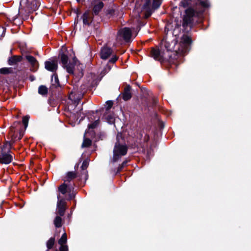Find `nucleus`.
Here are the masks:
<instances>
[{"label": "nucleus", "mask_w": 251, "mask_h": 251, "mask_svg": "<svg viewBox=\"0 0 251 251\" xmlns=\"http://www.w3.org/2000/svg\"><path fill=\"white\" fill-rule=\"evenodd\" d=\"M29 120V117L28 116H26L23 117V123L25 126V128H26L28 126V122Z\"/></svg>", "instance_id": "nucleus-32"}, {"label": "nucleus", "mask_w": 251, "mask_h": 251, "mask_svg": "<svg viewBox=\"0 0 251 251\" xmlns=\"http://www.w3.org/2000/svg\"><path fill=\"white\" fill-rule=\"evenodd\" d=\"M74 63H70L66 66V70L67 72L70 74H73L74 73Z\"/></svg>", "instance_id": "nucleus-25"}, {"label": "nucleus", "mask_w": 251, "mask_h": 251, "mask_svg": "<svg viewBox=\"0 0 251 251\" xmlns=\"http://www.w3.org/2000/svg\"><path fill=\"white\" fill-rule=\"evenodd\" d=\"M11 73V69L9 68H3L0 69V74L6 75Z\"/></svg>", "instance_id": "nucleus-30"}, {"label": "nucleus", "mask_w": 251, "mask_h": 251, "mask_svg": "<svg viewBox=\"0 0 251 251\" xmlns=\"http://www.w3.org/2000/svg\"><path fill=\"white\" fill-rule=\"evenodd\" d=\"M161 4L160 0H153L151 3L150 0H146L143 7V12L144 13L145 17L147 18L149 17L154 10L157 9Z\"/></svg>", "instance_id": "nucleus-5"}, {"label": "nucleus", "mask_w": 251, "mask_h": 251, "mask_svg": "<svg viewBox=\"0 0 251 251\" xmlns=\"http://www.w3.org/2000/svg\"><path fill=\"white\" fill-rule=\"evenodd\" d=\"M113 105V102L111 100L107 101L106 102V110H109Z\"/></svg>", "instance_id": "nucleus-35"}, {"label": "nucleus", "mask_w": 251, "mask_h": 251, "mask_svg": "<svg viewBox=\"0 0 251 251\" xmlns=\"http://www.w3.org/2000/svg\"><path fill=\"white\" fill-rule=\"evenodd\" d=\"M136 9L135 10L134 12H136V11L137 10V5L136 4Z\"/></svg>", "instance_id": "nucleus-47"}, {"label": "nucleus", "mask_w": 251, "mask_h": 251, "mask_svg": "<svg viewBox=\"0 0 251 251\" xmlns=\"http://www.w3.org/2000/svg\"><path fill=\"white\" fill-rule=\"evenodd\" d=\"M180 5L186 7L188 6L194 5L195 10L190 7L185 10V15L183 19V26H191L193 24L194 18L198 16L200 13L203 12L204 8L208 6L207 0H182Z\"/></svg>", "instance_id": "nucleus-1"}, {"label": "nucleus", "mask_w": 251, "mask_h": 251, "mask_svg": "<svg viewBox=\"0 0 251 251\" xmlns=\"http://www.w3.org/2000/svg\"><path fill=\"white\" fill-rule=\"evenodd\" d=\"M58 244L60 246V247L59 248V251H63V235H62V236L59 240Z\"/></svg>", "instance_id": "nucleus-36"}, {"label": "nucleus", "mask_w": 251, "mask_h": 251, "mask_svg": "<svg viewBox=\"0 0 251 251\" xmlns=\"http://www.w3.org/2000/svg\"><path fill=\"white\" fill-rule=\"evenodd\" d=\"M5 32V28L0 26V38L4 36Z\"/></svg>", "instance_id": "nucleus-37"}, {"label": "nucleus", "mask_w": 251, "mask_h": 251, "mask_svg": "<svg viewBox=\"0 0 251 251\" xmlns=\"http://www.w3.org/2000/svg\"><path fill=\"white\" fill-rule=\"evenodd\" d=\"M76 176L75 172H68L64 177V201H69L74 198L75 179Z\"/></svg>", "instance_id": "nucleus-2"}, {"label": "nucleus", "mask_w": 251, "mask_h": 251, "mask_svg": "<svg viewBox=\"0 0 251 251\" xmlns=\"http://www.w3.org/2000/svg\"><path fill=\"white\" fill-rule=\"evenodd\" d=\"M45 68L48 71L54 72L57 68V61L56 59H50L45 63Z\"/></svg>", "instance_id": "nucleus-11"}, {"label": "nucleus", "mask_w": 251, "mask_h": 251, "mask_svg": "<svg viewBox=\"0 0 251 251\" xmlns=\"http://www.w3.org/2000/svg\"><path fill=\"white\" fill-rule=\"evenodd\" d=\"M31 80L32 81V80H33V78H32L31 79Z\"/></svg>", "instance_id": "nucleus-50"}, {"label": "nucleus", "mask_w": 251, "mask_h": 251, "mask_svg": "<svg viewBox=\"0 0 251 251\" xmlns=\"http://www.w3.org/2000/svg\"><path fill=\"white\" fill-rule=\"evenodd\" d=\"M73 93H71L70 94V95L69 96V99L72 100H73L74 99H73Z\"/></svg>", "instance_id": "nucleus-42"}, {"label": "nucleus", "mask_w": 251, "mask_h": 251, "mask_svg": "<svg viewBox=\"0 0 251 251\" xmlns=\"http://www.w3.org/2000/svg\"><path fill=\"white\" fill-rule=\"evenodd\" d=\"M23 136V133L22 131L16 130L14 126H12L10 127V130L9 132L8 136L10 141L12 143H14L15 141L20 140Z\"/></svg>", "instance_id": "nucleus-9"}, {"label": "nucleus", "mask_w": 251, "mask_h": 251, "mask_svg": "<svg viewBox=\"0 0 251 251\" xmlns=\"http://www.w3.org/2000/svg\"><path fill=\"white\" fill-rule=\"evenodd\" d=\"M99 123H100V120H99V119H98V120H96L95 121H94L93 123L88 125V127L89 129L95 128L98 126V125H99Z\"/></svg>", "instance_id": "nucleus-27"}, {"label": "nucleus", "mask_w": 251, "mask_h": 251, "mask_svg": "<svg viewBox=\"0 0 251 251\" xmlns=\"http://www.w3.org/2000/svg\"><path fill=\"white\" fill-rule=\"evenodd\" d=\"M192 42L191 38L187 35H183L181 38V41L176 44L175 52L177 54L183 55L189 50V47Z\"/></svg>", "instance_id": "nucleus-4"}, {"label": "nucleus", "mask_w": 251, "mask_h": 251, "mask_svg": "<svg viewBox=\"0 0 251 251\" xmlns=\"http://www.w3.org/2000/svg\"><path fill=\"white\" fill-rule=\"evenodd\" d=\"M54 240H54V238H50L48 240V241L47 242V246L49 249H50L51 248H52V247L54 244Z\"/></svg>", "instance_id": "nucleus-28"}, {"label": "nucleus", "mask_w": 251, "mask_h": 251, "mask_svg": "<svg viewBox=\"0 0 251 251\" xmlns=\"http://www.w3.org/2000/svg\"><path fill=\"white\" fill-rule=\"evenodd\" d=\"M131 36V31L129 28L125 27L118 31L117 40L122 41L123 40L127 42L130 41Z\"/></svg>", "instance_id": "nucleus-7"}, {"label": "nucleus", "mask_w": 251, "mask_h": 251, "mask_svg": "<svg viewBox=\"0 0 251 251\" xmlns=\"http://www.w3.org/2000/svg\"><path fill=\"white\" fill-rule=\"evenodd\" d=\"M126 162H124L122 165H121L119 167H118V172H120L122 169H123V168L124 167V166L126 165Z\"/></svg>", "instance_id": "nucleus-41"}, {"label": "nucleus", "mask_w": 251, "mask_h": 251, "mask_svg": "<svg viewBox=\"0 0 251 251\" xmlns=\"http://www.w3.org/2000/svg\"><path fill=\"white\" fill-rule=\"evenodd\" d=\"M105 118L106 119L107 122L109 124H112L114 123L115 120V117L113 114H109L107 115V114H106L105 115Z\"/></svg>", "instance_id": "nucleus-24"}, {"label": "nucleus", "mask_w": 251, "mask_h": 251, "mask_svg": "<svg viewBox=\"0 0 251 251\" xmlns=\"http://www.w3.org/2000/svg\"><path fill=\"white\" fill-rule=\"evenodd\" d=\"M93 18V15L90 11L85 12L82 17L83 24L89 25L92 22Z\"/></svg>", "instance_id": "nucleus-16"}, {"label": "nucleus", "mask_w": 251, "mask_h": 251, "mask_svg": "<svg viewBox=\"0 0 251 251\" xmlns=\"http://www.w3.org/2000/svg\"><path fill=\"white\" fill-rule=\"evenodd\" d=\"M140 15L138 13L137 15L136 16V17L135 19V20L137 22L138 25H137V29H138V30H140Z\"/></svg>", "instance_id": "nucleus-34"}, {"label": "nucleus", "mask_w": 251, "mask_h": 251, "mask_svg": "<svg viewBox=\"0 0 251 251\" xmlns=\"http://www.w3.org/2000/svg\"><path fill=\"white\" fill-rule=\"evenodd\" d=\"M89 165V161L88 159H85L83 161L82 164L81 165V169L83 170H85L87 169Z\"/></svg>", "instance_id": "nucleus-31"}, {"label": "nucleus", "mask_w": 251, "mask_h": 251, "mask_svg": "<svg viewBox=\"0 0 251 251\" xmlns=\"http://www.w3.org/2000/svg\"><path fill=\"white\" fill-rule=\"evenodd\" d=\"M14 125H20V122L15 123Z\"/></svg>", "instance_id": "nucleus-46"}, {"label": "nucleus", "mask_w": 251, "mask_h": 251, "mask_svg": "<svg viewBox=\"0 0 251 251\" xmlns=\"http://www.w3.org/2000/svg\"><path fill=\"white\" fill-rule=\"evenodd\" d=\"M67 242V235L66 233H64V251H68V248L66 245Z\"/></svg>", "instance_id": "nucleus-33"}, {"label": "nucleus", "mask_w": 251, "mask_h": 251, "mask_svg": "<svg viewBox=\"0 0 251 251\" xmlns=\"http://www.w3.org/2000/svg\"><path fill=\"white\" fill-rule=\"evenodd\" d=\"M81 110L79 108H76L74 110L73 112H70L69 111H66L64 114L67 117L69 118V120L73 123H75L78 120L79 117H81L80 121L83 118L84 115L81 116Z\"/></svg>", "instance_id": "nucleus-8"}, {"label": "nucleus", "mask_w": 251, "mask_h": 251, "mask_svg": "<svg viewBox=\"0 0 251 251\" xmlns=\"http://www.w3.org/2000/svg\"><path fill=\"white\" fill-rule=\"evenodd\" d=\"M131 97V94L130 92V87L127 86L125 88V91L123 95V98L125 100H129Z\"/></svg>", "instance_id": "nucleus-20"}, {"label": "nucleus", "mask_w": 251, "mask_h": 251, "mask_svg": "<svg viewBox=\"0 0 251 251\" xmlns=\"http://www.w3.org/2000/svg\"><path fill=\"white\" fill-rule=\"evenodd\" d=\"M78 2H80L82 0H76Z\"/></svg>", "instance_id": "nucleus-49"}, {"label": "nucleus", "mask_w": 251, "mask_h": 251, "mask_svg": "<svg viewBox=\"0 0 251 251\" xmlns=\"http://www.w3.org/2000/svg\"><path fill=\"white\" fill-rule=\"evenodd\" d=\"M13 144V143L11 141H6L2 146L1 152L9 153Z\"/></svg>", "instance_id": "nucleus-18"}, {"label": "nucleus", "mask_w": 251, "mask_h": 251, "mask_svg": "<svg viewBox=\"0 0 251 251\" xmlns=\"http://www.w3.org/2000/svg\"><path fill=\"white\" fill-rule=\"evenodd\" d=\"M61 222V218L59 216H56L54 221V224L55 225V226L57 227H61L62 226Z\"/></svg>", "instance_id": "nucleus-26"}, {"label": "nucleus", "mask_w": 251, "mask_h": 251, "mask_svg": "<svg viewBox=\"0 0 251 251\" xmlns=\"http://www.w3.org/2000/svg\"><path fill=\"white\" fill-rule=\"evenodd\" d=\"M92 141L88 138H85L82 143V147H88L91 145Z\"/></svg>", "instance_id": "nucleus-29"}, {"label": "nucleus", "mask_w": 251, "mask_h": 251, "mask_svg": "<svg viewBox=\"0 0 251 251\" xmlns=\"http://www.w3.org/2000/svg\"><path fill=\"white\" fill-rule=\"evenodd\" d=\"M60 1H61V0H54V3L56 5H58Z\"/></svg>", "instance_id": "nucleus-43"}, {"label": "nucleus", "mask_w": 251, "mask_h": 251, "mask_svg": "<svg viewBox=\"0 0 251 251\" xmlns=\"http://www.w3.org/2000/svg\"><path fill=\"white\" fill-rule=\"evenodd\" d=\"M21 9L27 8L28 10L29 7V4L28 3V0H21L20 3Z\"/></svg>", "instance_id": "nucleus-23"}, {"label": "nucleus", "mask_w": 251, "mask_h": 251, "mask_svg": "<svg viewBox=\"0 0 251 251\" xmlns=\"http://www.w3.org/2000/svg\"><path fill=\"white\" fill-rule=\"evenodd\" d=\"M57 6H58V7H57V9L59 8V13L60 14L61 13V5H59V4H58Z\"/></svg>", "instance_id": "nucleus-45"}, {"label": "nucleus", "mask_w": 251, "mask_h": 251, "mask_svg": "<svg viewBox=\"0 0 251 251\" xmlns=\"http://www.w3.org/2000/svg\"><path fill=\"white\" fill-rule=\"evenodd\" d=\"M117 59L118 58L116 56H113L112 58L109 60V62L114 63L117 61Z\"/></svg>", "instance_id": "nucleus-39"}, {"label": "nucleus", "mask_w": 251, "mask_h": 251, "mask_svg": "<svg viewBox=\"0 0 251 251\" xmlns=\"http://www.w3.org/2000/svg\"><path fill=\"white\" fill-rule=\"evenodd\" d=\"M22 59V57L21 56L14 55L9 59L8 64L10 65H16L18 62L21 61Z\"/></svg>", "instance_id": "nucleus-19"}, {"label": "nucleus", "mask_w": 251, "mask_h": 251, "mask_svg": "<svg viewBox=\"0 0 251 251\" xmlns=\"http://www.w3.org/2000/svg\"><path fill=\"white\" fill-rule=\"evenodd\" d=\"M103 7V3L101 1H97L96 0L94 3V6L93 7V13L95 15L98 14L99 12Z\"/></svg>", "instance_id": "nucleus-17"}, {"label": "nucleus", "mask_w": 251, "mask_h": 251, "mask_svg": "<svg viewBox=\"0 0 251 251\" xmlns=\"http://www.w3.org/2000/svg\"><path fill=\"white\" fill-rule=\"evenodd\" d=\"M54 77L55 84H53V85H55V86H58L59 85V79L56 75H54L53 76L52 78V79H53V78Z\"/></svg>", "instance_id": "nucleus-38"}, {"label": "nucleus", "mask_w": 251, "mask_h": 251, "mask_svg": "<svg viewBox=\"0 0 251 251\" xmlns=\"http://www.w3.org/2000/svg\"><path fill=\"white\" fill-rule=\"evenodd\" d=\"M167 42L165 43V46L166 48V51H161L158 49H152L151 50V55L153 58L161 62L164 61L171 62V56L172 55V49L167 47Z\"/></svg>", "instance_id": "nucleus-3"}, {"label": "nucleus", "mask_w": 251, "mask_h": 251, "mask_svg": "<svg viewBox=\"0 0 251 251\" xmlns=\"http://www.w3.org/2000/svg\"><path fill=\"white\" fill-rule=\"evenodd\" d=\"M74 55V52L72 49H70L69 50H65V47L64 46V65L68 62V60H70L72 59L75 62V58Z\"/></svg>", "instance_id": "nucleus-12"}, {"label": "nucleus", "mask_w": 251, "mask_h": 251, "mask_svg": "<svg viewBox=\"0 0 251 251\" xmlns=\"http://www.w3.org/2000/svg\"><path fill=\"white\" fill-rule=\"evenodd\" d=\"M12 155L9 153L1 152L0 154V163L7 164L12 160Z\"/></svg>", "instance_id": "nucleus-13"}, {"label": "nucleus", "mask_w": 251, "mask_h": 251, "mask_svg": "<svg viewBox=\"0 0 251 251\" xmlns=\"http://www.w3.org/2000/svg\"><path fill=\"white\" fill-rule=\"evenodd\" d=\"M38 93L42 96H46L48 92V88L45 85H41L38 88Z\"/></svg>", "instance_id": "nucleus-22"}, {"label": "nucleus", "mask_w": 251, "mask_h": 251, "mask_svg": "<svg viewBox=\"0 0 251 251\" xmlns=\"http://www.w3.org/2000/svg\"><path fill=\"white\" fill-rule=\"evenodd\" d=\"M112 50L107 47H103L100 52L101 58L103 59H107L112 53Z\"/></svg>", "instance_id": "nucleus-15"}, {"label": "nucleus", "mask_w": 251, "mask_h": 251, "mask_svg": "<svg viewBox=\"0 0 251 251\" xmlns=\"http://www.w3.org/2000/svg\"><path fill=\"white\" fill-rule=\"evenodd\" d=\"M59 57H60L61 61L63 62V53L60 52Z\"/></svg>", "instance_id": "nucleus-44"}, {"label": "nucleus", "mask_w": 251, "mask_h": 251, "mask_svg": "<svg viewBox=\"0 0 251 251\" xmlns=\"http://www.w3.org/2000/svg\"><path fill=\"white\" fill-rule=\"evenodd\" d=\"M127 151L126 144H120L118 141L115 143L113 150V160L116 161L122 156L125 155Z\"/></svg>", "instance_id": "nucleus-6"}, {"label": "nucleus", "mask_w": 251, "mask_h": 251, "mask_svg": "<svg viewBox=\"0 0 251 251\" xmlns=\"http://www.w3.org/2000/svg\"><path fill=\"white\" fill-rule=\"evenodd\" d=\"M59 194L57 195L58 201L57 203L56 213L60 216L63 215V199L61 194H63V184H61L58 187Z\"/></svg>", "instance_id": "nucleus-10"}, {"label": "nucleus", "mask_w": 251, "mask_h": 251, "mask_svg": "<svg viewBox=\"0 0 251 251\" xmlns=\"http://www.w3.org/2000/svg\"><path fill=\"white\" fill-rule=\"evenodd\" d=\"M25 58L28 62L31 64L32 70L35 71L38 67V62L36 59L31 55H26Z\"/></svg>", "instance_id": "nucleus-14"}, {"label": "nucleus", "mask_w": 251, "mask_h": 251, "mask_svg": "<svg viewBox=\"0 0 251 251\" xmlns=\"http://www.w3.org/2000/svg\"><path fill=\"white\" fill-rule=\"evenodd\" d=\"M63 208H64V211L65 210V208H66V206L65 205V204H64V207H63Z\"/></svg>", "instance_id": "nucleus-48"}, {"label": "nucleus", "mask_w": 251, "mask_h": 251, "mask_svg": "<svg viewBox=\"0 0 251 251\" xmlns=\"http://www.w3.org/2000/svg\"><path fill=\"white\" fill-rule=\"evenodd\" d=\"M111 69V67L109 65H107L103 71L104 72H103V74H105L107 72H108L109 71H110Z\"/></svg>", "instance_id": "nucleus-40"}, {"label": "nucleus", "mask_w": 251, "mask_h": 251, "mask_svg": "<svg viewBox=\"0 0 251 251\" xmlns=\"http://www.w3.org/2000/svg\"><path fill=\"white\" fill-rule=\"evenodd\" d=\"M40 5V1L39 0H34L29 4V10H36Z\"/></svg>", "instance_id": "nucleus-21"}]
</instances>
